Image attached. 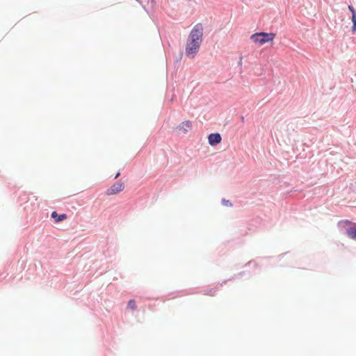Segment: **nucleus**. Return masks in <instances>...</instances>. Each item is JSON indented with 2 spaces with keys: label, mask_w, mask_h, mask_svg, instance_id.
<instances>
[{
  "label": "nucleus",
  "mask_w": 356,
  "mask_h": 356,
  "mask_svg": "<svg viewBox=\"0 0 356 356\" xmlns=\"http://www.w3.org/2000/svg\"><path fill=\"white\" fill-rule=\"evenodd\" d=\"M224 204L226 205V206H232V204L229 202V200H224Z\"/></svg>",
  "instance_id": "9b49d317"
},
{
  "label": "nucleus",
  "mask_w": 356,
  "mask_h": 356,
  "mask_svg": "<svg viewBox=\"0 0 356 356\" xmlns=\"http://www.w3.org/2000/svg\"><path fill=\"white\" fill-rule=\"evenodd\" d=\"M276 36L274 33H265L260 32L252 34L250 36V40L255 44L263 45L266 42L273 41Z\"/></svg>",
  "instance_id": "f03ea898"
},
{
  "label": "nucleus",
  "mask_w": 356,
  "mask_h": 356,
  "mask_svg": "<svg viewBox=\"0 0 356 356\" xmlns=\"http://www.w3.org/2000/svg\"><path fill=\"white\" fill-rule=\"evenodd\" d=\"M222 138L219 134H211L208 137L209 143L212 145H216L221 142Z\"/></svg>",
  "instance_id": "20e7f679"
},
{
  "label": "nucleus",
  "mask_w": 356,
  "mask_h": 356,
  "mask_svg": "<svg viewBox=\"0 0 356 356\" xmlns=\"http://www.w3.org/2000/svg\"><path fill=\"white\" fill-rule=\"evenodd\" d=\"M124 189V184L122 181L114 183L110 188L106 190V195H113L118 194Z\"/></svg>",
  "instance_id": "7ed1b4c3"
},
{
  "label": "nucleus",
  "mask_w": 356,
  "mask_h": 356,
  "mask_svg": "<svg viewBox=\"0 0 356 356\" xmlns=\"http://www.w3.org/2000/svg\"><path fill=\"white\" fill-rule=\"evenodd\" d=\"M348 9L351 11V13H352V16H353V13H355V10H354L353 7V6H348Z\"/></svg>",
  "instance_id": "9d476101"
},
{
  "label": "nucleus",
  "mask_w": 356,
  "mask_h": 356,
  "mask_svg": "<svg viewBox=\"0 0 356 356\" xmlns=\"http://www.w3.org/2000/svg\"><path fill=\"white\" fill-rule=\"evenodd\" d=\"M203 27L201 24H196L191 31L186 47L187 56L194 58L199 51L202 41Z\"/></svg>",
  "instance_id": "f257e3e1"
},
{
  "label": "nucleus",
  "mask_w": 356,
  "mask_h": 356,
  "mask_svg": "<svg viewBox=\"0 0 356 356\" xmlns=\"http://www.w3.org/2000/svg\"><path fill=\"white\" fill-rule=\"evenodd\" d=\"M347 234L351 238L356 240V224H353L347 229Z\"/></svg>",
  "instance_id": "0eeeda50"
},
{
  "label": "nucleus",
  "mask_w": 356,
  "mask_h": 356,
  "mask_svg": "<svg viewBox=\"0 0 356 356\" xmlns=\"http://www.w3.org/2000/svg\"><path fill=\"white\" fill-rule=\"evenodd\" d=\"M352 21L353 23V30L355 31H356V14L355 13H353V15L352 16Z\"/></svg>",
  "instance_id": "1a4fd4ad"
},
{
  "label": "nucleus",
  "mask_w": 356,
  "mask_h": 356,
  "mask_svg": "<svg viewBox=\"0 0 356 356\" xmlns=\"http://www.w3.org/2000/svg\"><path fill=\"white\" fill-rule=\"evenodd\" d=\"M179 130L182 131L184 134H186L191 129V122L188 120L183 122L179 126L177 127Z\"/></svg>",
  "instance_id": "39448f33"
},
{
  "label": "nucleus",
  "mask_w": 356,
  "mask_h": 356,
  "mask_svg": "<svg viewBox=\"0 0 356 356\" xmlns=\"http://www.w3.org/2000/svg\"><path fill=\"white\" fill-rule=\"evenodd\" d=\"M127 307L131 309H134L136 308V302L134 300H130L128 302Z\"/></svg>",
  "instance_id": "6e6552de"
},
{
  "label": "nucleus",
  "mask_w": 356,
  "mask_h": 356,
  "mask_svg": "<svg viewBox=\"0 0 356 356\" xmlns=\"http://www.w3.org/2000/svg\"><path fill=\"white\" fill-rule=\"evenodd\" d=\"M67 215L66 214H60L58 215V213L56 211H53L51 213V218H53L56 222L63 221L65 219H67Z\"/></svg>",
  "instance_id": "423d86ee"
},
{
  "label": "nucleus",
  "mask_w": 356,
  "mask_h": 356,
  "mask_svg": "<svg viewBox=\"0 0 356 356\" xmlns=\"http://www.w3.org/2000/svg\"><path fill=\"white\" fill-rule=\"evenodd\" d=\"M120 172H118L115 176V179H117L119 176H120Z\"/></svg>",
  "instance_id": "f8f14e48"
}]
</instances>
